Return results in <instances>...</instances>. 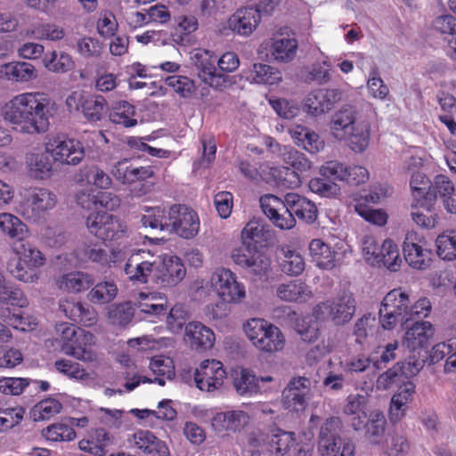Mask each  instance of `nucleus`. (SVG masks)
Instances as JSON below:
<instances>
[{
	"mask_svg": "<svg viewBox=\"0 0 456 456\" xmlns=\"http://www.w3.org/2000/svg\"><path fill=\"white\" fill-rule=\"evenodd\" d=\"M175 27L171 33L172 40L177 45H184L187 37L196 31L199 27L197 18L191 14L180 15L175 19Z\"/></svg>",
	"mask_w": 456,
	"mask_h": 456,
	"instance_id": "nucleus-50",
	"label": "nucleus"
},
{
	"mask_svg": "<svg viewBox=\"0 0 456 456\" xmlns=\"http://www.w3.org/2000/svg\"><path fill=\"white\" fill-rule=\"evenodd\" d=\"M240 377L233 378V386L240 395H252L262 390L260 383L273 381L272 376H260L251 374V372H235Z\"/></svg>",
	"mask_w": 456,
	"mask_h": 456,
	"instance_id": "nucleus-42",
	"label": "nucleus"
},
{
	"mask_svg": "<svg viewBox=\"0 0 456 456\" xmlns=\"http://www.w3.org/2000/svg\"><path fill=\"white\" fill-rule=\"evenodd\" d=\"M248 420V415L242 411H232L216 413L211 420L216 431H236L244 427Z\"/></svg>",
	"mask_w": 456,
	"mask_h": 456,
	"instance_id": "nucleus-35",
	"label": "nucleus"
},
{
	"mask_svg": "<svg viewBox=\"0 0 456 456\" xmlns=\"http://www.w3.org/2000/svg\"><path fill=\"white\" fill-rule=\"evenodd\" d=\"M134 305L147 317L165 316L168 309L167 299L160 292H140L135 297Z\"/></svg>",
	"mask_w": 456,
	"mask_h": 456,
	"instance_id": "nucleus-27",
	"label": "nucleus"
},
{
	"mask_svg": "<svg viewBox=\"0 0 456 456\" xmlns=\"http://www.w3.org/2000/svg\"><path fill=\"white\" fill-rule=\"evenodd\" d=\"M191 60L199 77L212 87H219L225 82L224 76L217 71L216 56L213 52L198 48L191 53Z\"/></svg>",
	"mask_w": 456,
	"mask_h": 456,
	"instance_id": "nucleus-16",
	"label": "nucleus"
},
{
	"mask_svg": "<svg viewBox=\"0 0 456 456\" xmlns=\"http://www.w3.org/2000/svg\"><path fill=\"white\" fill-rule=\"evenodd\" d=\"M415 233H408L403 242L404 259L410 266L418 270L427 269L431 261L432 252L414 241Z\"/></svg>",
	"mask_w": 456,
	"mask_h": 456,
	"instance_id": "nucleus-25",
	"label": "nucleus"
},
{
	"mask_svg": "<svg viewBox=\"0 0 456 456\" xmlns=\"http://www.w3.org/2000/svg\"><path fill=\"white\" fill-rule=\"evenodd\" d=\"M110 443L111 436L110 433L104 428H99L91 430L87 438L80 440L78 447L81 451L92 455L105 456L106 448Z\"/></svg>",
	"mask_w": 456,
	"mask_h": 456,
	"instance_id": "nucleus-33",
	"label": "nucleus"
},
{
	"mask_svg": "<svg viewBox=\"0 0 456 456\" xmlns=\"http://www.w3.org/2000/svg\"><path fill=\"white\" fill-rule=\"evenodd\" d=\"M118 293L117 285L112 281H102L96 284L89 292L88 298L94 304H107L112 301Z\"/></svg>",
	"mask_w": 456,
	"mask_h": 456,
	"instance_id": "nucleus-57",
	"label": "nucleus"
},
{
	"mask_svg": "<svg viewBox=\"0 0 456 456\" xmlns=\"http://www.w3.org/2000/svg\"><path fill=\"white\" fill-rule=\"evenodd\" d=\"M377 330V322L374 315L370 314H364L359 318L354 328V335L358 344H364L368 338L373 337Z\"/></svg>",
	"mask_w": 456,
	"mask_h": 456,
	"instance_id": "nucleus-55",
	"label": "nucleus"
},
{
	"mask_svg": "<svg viewBox=\"0 0 456 456\" xmlns=\"http://www.w3.org/2000/svg\"><path fill=\"white\" fill-rule=\"evenodd\" d=\"M414 393L415 385L409 379L398 385V389L392 396L389 407V419L392 423H397L404 417L408 403L412 400Z\"/></svg>",
	"mask_w": 456,
	"mask_h": 456,
	"instance_id": "nucleus-23",
	"label": "nucleus"
},
{
	"mask_svg": "<svg viewBox=\"0 0 456 456\" xmlns=\"http://www.w3.org/2000/svg\"><path fill=\"white\" fill-rule=\"evenodd\" d=\"M0 230L11 239H17L19 241L28 236V226L16 216L11 213L0 214Z\"/></svg>",
	"mask_w": 456,
	"mask_h": 456,
	"instance_id": "nucleus-47",
	"label": "nucleus"
},
{
	"mask_svg": "<svg viewBox=\"0 0 456 456\" xmlns=\"http://www.w3.org/2000/svg\"><path fill=\"white\" fill-rule=\"evenodd\" d=\"M184 339L195 350H208L213 347L216 337L213 330L199 322L185 326Z\"/></svg>",
	"mask_w": 456,
	"mask_h": 456,
	"instance_id": "nucleus-26",
	"label": "nucleus"
},
{
	"mask_svg": "<svg viewBox=\"0 0 456 456\" xmlns=\"http://www.w3.org/2000/svg\"><path fill=\"white\" fill-rule=\"evenodd\" d=\"M269 175L276 186L283 189H295L301 185L298 173L288 167H270Z\"/></svg>",
	"mask_w": 456,
	"mask_h": 456,
	"instance_id": "nucleus-49",
	"label": "nucleus"
},
{
	"mask_svg": "<svg viewBox=\"0 0 456 456\" xmlns=\"http://www.w3.org/2000/svg\"><path fill=\"white\" fill-rule=\"evenodd\" d=\"M331 64L328 59L321 62L313 64L310 70H308L303 77L304 81L306 83L316 82L318 85H324L330 80Z\"/></svg>",
	"mask_w": 456,
	"mask_h": 456,
	"instance_id": "nucleus-59",
	"label": "nucleus"
},
{
	"mask_svg": "<svg viewBox=\"0 0 456 456\" xmlns=\"http://www.w3.org/2000/svg\"><path fill=\"white\" fill-rule=\"evenodd\" d=\"M88 232L103 241H115L128 236L126 224L105 212L92 213L86 222Z\"/></svg>",
	"mask_w": 456,
	"mask_h": 456,
	"instance_id": "nucleus-9",
	"label": "nucleus"
},
{
	"mask_svg": "<svg viewBox=\"0 0 456 456\" xmlns=\"http://www.w3.org/2000/svg\"><path fill=\"white\" fill-rule=\"evenodd\" d=\"M397 343H390L386 346L385 351L380 356L379 362H371L370 359L362 357L353 361L348 370H372L373 369L382 368L379 364L387 363L395 358V349Z\"/></svg>",
	"mask_w": 456,
	"mask_h": 456,
	"instance_id": "nucleus-52",
	"label": "nucleus"
},
{
	"mask_svg": "<svg viewBox=\"0 0 456 456\" xmlns=\"http://www.w3.org/2000/svg\"><path fill=\"white\" fill-rule=\"evenodd\" d=\"M43 436L52 442L72 441L76 432L69 425L55 423L44 429Z\"/></svg>",
	"mask_w": 456,
	"mask_h": 456,
	"instance_id": "nucleus-60",
	"label": "nucleus"
},
{
	"mask_svg": "<svg viewBox=\"0 0 456 456\" xmlns=\"http://www.w3.org/2000/svg\"><path fill=\"white\" fill-rule=\"evenodd\" d=\"M409 295L401 289L389 291L383 298L379 314L384 330H391L398 324L410 321Z\"/></svg>",
	"mask_w": 456,
	"mask_h": 456,
	"instance_id": "nucleus-6",
	"label": "nucleus"
},
{
	"mask_svg": "<svg viewBox=\"0 0 456 456\" xmlns=\"http://www.w3.org/2000/svg\"><path fill=\"white\" fill-rule=\"evenodd\" d=\"M176 214L172 233L183 239L194 238L200 231V218L197 213L184 205H174L173 215Z\"/></svg>",
	"mask_w": 456,
	"mask_h": 456,
	"instance_id": "nucleus-21",
	"label": "nucleus"
},
{
	"mask_svg": "<svg viewBox=\"0 0 456 456\" xmlns=\"http://www.w3.org/2000/svg\"><path fill=\"white\" fill-rule=\"evenodd\" d=\"M292 315L296 317L293 324L294 330L301 336V338L310 343L316 340L319 328L313 318L310 315L298 317L295 312H292Z\"/></svg>",
	"mask_w": 456,
	"mask_h": 456,
	"instance_id": "nucleus-56",
	"label": "nucleus"
},
{
	"mask_svg": "<svg viewBox=\"0 0 456 456\" xmlns=\"http://www.w3.org/2000/svg\"><path fill=\"white\" fill-rule=\"evenodd\" d=\"M341 420L338 417H330L321 427L318 451L321 456H354V445L345 443L341 449L339 431Z\"/></svg>",
	"mask_w": 456,
	"mask_h": 456,
	"instance_id": "nucleus-10",
	"label": "nucleus"
},
{
	"mask_svg": "<svg viewBox=\"0 0 456 456\" xmlns=\"http://www.w3.org/2000/svg\"><path fill=\"white\" fill-rule=\"evenodd\" d=\"M165 82L183 98L191 97L196 89L194 81L185 76H170L166 78Z\"/></svg>",
	"mask_w": 456,
	"mask_h": 456,
	"instance_id": "nucleus-63",
	"label": "nucleus"
},
{
	"mask_svg": "<svg viewBox=\"0 0 456 456\" xmlns=\"http://www.w3.org/2000/svg\"><path fill=\"white\" fill-rule=\"evenodd\" d=\"M193 382L201 391H214L224 384L227 372H192Z\"/></svg>",
	"mask_w": 456,
	"mask_h": 456,
	"instance_id": "nucleus-54",
	"label": "nucleus"
},
{
	"mask_svg": "<svg viewBox=\"0 0 456 456\" xmlns=\"http://www.w3.org/2000/svg\"><path fill=\"white\" fill-rule=\"evenodd\" d=\"M54 339L65 354L84 362H94L97 359L93 349L96 338L89 331L70 323L61 322L55 326Z\"/></svg>",
	"mask_w": 456,
	"mask_h": 456,
	"instance_id": "nucleus-4",
	"label": "nucleus"
},
{
	"mask_svg": "<svg viewBox=\"0 0 456 456\" xmlns=\"http://www.w3.org/2000/svg\"><path fill=\"white\" fill-rule=\"evenodd\" d=\"M434 333V327L429 322H416L406 330L403 346L412 352L427 348Z\"/></svg>",
	"mask_w": 456,
	"mask_h": 456,
	"instance_id": "nucleus-24",
	"label": "nucleus"
},
{
	"mask_svg": "<svg viewBox=\"0 0 456 456\" xmlns=\"http://www.w3.org/2000/svg\"><path fill=\"white\" fill-rule=\"evenodd\" d=\"M247 79L256 84L277 85L281 81L280 70L265 63L253 64L247 74Z\"/></svg>",
	"mask_w": 456,
	"mask_h": 456,
	"instance_id": "nucleus-41",
	"label": "nucleus"
},
{
	"mask_svg": "<svg viewBox=\"0 0 456 456\" xmlns=\"http://www.w3.org/2000/svg\"><path fill=\"white\" fill-rule=\"evenodd\" d=\"M340 97L341 93L338 89H316L306 95L303 109L307 114L318 117L330 110Z\"/></svg>",
	"mask_w": 456,
	"mask_h": 456,
	"instance_id": "nucleus-17",
	"label": "nucleus"
},
{
	"mask_svg": "<svg viewBox=\"0 0 456 456\" xmlns=\"http://www.w3.org/2000/svg\"><path fill=\"white\" fill-rule=\"evenodd\" d=\"M261 47L268 51V54L274 61L289 63L297 56L298 42L293 33L278 32L264 41Z\"/></svg>",
	"mask_w": 456,
	"mask_h": 456,
	"instance_id": "nucleus-14",
	"label": "nucleus"
},
{
	"mask_svg": "<svg viewBox=\"0 0 456 456\" xmlns=\"http://www.w3.org/2000/svg\"><path fill=\"white\" fill-rule=\"evenodd\" d=\"M94 284L91 274L75 271L63 274L57 281L60 289L69 293H79L88 289Z\"/></svg>",
	"mask_w": 456,
	"mask_h": 456,
	"instance_id": "nucleus-38",
	"label": "nucleus"
},
{
	"mask_svg": "<svg viewBox=\"0 0 456 456\" xmlns=\"http://www.w3.org/2000/svg\"><path fill=\"white\" fill-rule=\"evenodd\" d=\"M0 303L19 308L28 305V299L21 289L5 284V278L0 273ZM4 306V305H2Z\"/></svg>",
	"mask_w": 456,
	"mask_h": 456,
	"instance_id": "nucleus-48",
	"label": "nucleus"
},
{
	"mask_svg": "<svg viewBox=\"0 0 456 456\" xmlns=\"http://www.w3.org/2000/svg\"><path fill=\"white\" fill-rule=\"evenodd\" d=\"M281 268L288 275L297 276L303 273L305 263L303 256L296 250H292L288 246H283L280 249Z\"/></svg>",
	"mask_w": 456,
	"mask_h": 456,
	"instance_id": "nucleus-44",
	"label": "nucleus"
},
{
	"mask_svg": "<svg viewBox=\"0 0 456 456\" xmlns=\"http://www.w3.org/2000/svg\"><path fill=\"white\" fill-rule=\"evenodd\" d=\"M259 201L263 212L273 225L281 230H289L295 226L296 218L290 212L287 195L284 200H281L275 195L265 194L260 198Z\"/></svg>",
	"mask_w": 456,
	"mask_h": 456,
	"instance_id": "nucleus-15",
	"label": "nucleus"
},
{
	"mask_svg": "<svg viewBox=\"0 0 456 456\" xmlns=\"http://www.w3.org/2000/svg\"><path fill=\"white\" fill-rule=\"evenodd\" d=\"M153 281L160 287H175L180 283L186 269L180 257L171 254H163L155 259Z\"/></svg>",
	"mask_w": 456,
	"mask_h": 456,
	"instance_id": "nucleus-12",
	"label": "nucleus"
},
{
	"mask_svg": "<svg viewBox=\"0 0 456 456\" xmlns=\"http://www.w3.org/2000/svg\"><path fill=\"white\" fill-rule=\"evenodd\" d=\"M133 436L135 446L143 453L159 456L168 454V449L165 443L155 436L151 431L138 430Z\"/></svg>",
	"mask_w": 456,
	"mask_h": 456,
	"instance_id": "nucleus-37",
	"label": "nucleus"
},
{
	"mask_svg": "<svg viewBox=\"0 0 456 456\" xmlns=\"http://www.w3.org/2000/svg\"><path fill=\"white\" fill-rule=\"evenodd\" d=\"M276 296L281 301L302 304L313 297V292L307 284L294 280L279 284L276 287Z\"/></svg>",
	"mask_w": 456,
	"mask_h": 456,
	"instance_id": "nucleus-30",
	"label": "nucleus"
},
{
	"mask_svg": "<svg viewBox=\"0 0 456 456\" xmlns=\"http://www.w3.org/2000/svg\"><path fill=\"white\" fill-rule=\"evenodd\" d=\"M351 425L356 431L363 430L365 436L373 444H378L385 433L387 420L383 411L375 410L370 412L367 419L366 412L362 416L352 417Z\"/></svg>",
	"mask_w": 456,
	"mask_h": 456,
	"instance_id": "nucleus-19",
	"label": "nucleus"
},
{
	"mask_svg": "<svg viewBox=\"0 0 456 456\" xmlns=\"http://www.w3.org/2000/svg\"><path fill=\"white\" fill-rule=\"evenodd\" d=\"M372 265H383L388 270L395 272L402 264V258L397 245L392 240H385L379 246Z\"/></svg>",
	"mask_w": 456,
	"mask_h": 456,
	"instance_id": "nucleus-40",
	"label": "nucleus"
},
{
	"mask_svg": "<svg viewBox=\"0 0 456 456\" xmlns=\"http://www.w3.org/2000/svg\"><path fill=\"white\" fill-rule=\"evenodd\" d=\"M62 409V404L54 398L49 397L41 400L33 408L35 419H49Z\"/></svg>",
	"mask_w": 456,
	"mask_h": 456,
	"instance_id": "nucleus-62",
	"label": "nucleus"
},
{
	"mask_svg": "<svg viewBox=\"0 0 456 456\" xmlns=\"http://www.w3.org/2000/svg\"><path fill=\"white\" fill-rule=\"evenodd\" d=\"M244 331L253 346L265 353L283 350L286 338L281 329L261 318H252L244 324Z\"/></svg>",
	"mask_w": 456,
	"mask_h": 456,
	"instance_id": "nucleus-5",
	"label": "nucleus"
},
{
	"mask_svg": "<svg viewBox=\"0 0 456 456\" xmlns=\"http://www.w3.org/2000/svg\"><path fill=\"white\" fill-rule=\"evenodd\" d=\"M288 205L294 217L311 224L317 218V208L314 202L297 193L287 194Z\"/></svg>",
	"mask_w": 456,
	"mask_h": 456,
	"instance_id": "nucleus-36",
	"label": "nucleus"
},
{
	"mask_svg": "<svg viewBox=\"0 0 456 456\" xmlns=\"http://www.w3.org/2000/svg\"><path fill=\"white\" fill-rule=\"evenodd\" d=\"M43 64L49 71L66 73L75 67L72 57L65 52L52 51L43 58Z\"/></svg>",
	"mask_w": 456,
	"mask_h": 456,
	"instance_id": "nucleus-51",
	"label": "nucleus"
},
{
	"mask_svg": "<svg viewBox=\"0 0 456 456\" xmlns=\"http://www.w3.org/2000/svg\"><path fill=\"white\" fill-rule=\"evenodd\" d=\"M134 315V308L130 302L113 305L108 312L111 323L120 326L128 324Z\"/></svg>",
	"mask_w": 456,
	"mask_h": 456,
	"instance_id": "nucleus-61",
	"label": "nucleus"
},
{
	"mask_svg": "<svg viewBox=\"0 0 456 456\" xmlns=\"http://www.w3.org/2000/svg\"><path fill=\"white\" fill-rule=\"evenodd\" d=\"M313 262L322 269L331 270L336 266V253L321 239H314L309 244Z\"/></svg>",
	"mask_w": 456,
	"mask_h": 456,
	"instance_id": "nucleus-39",
	"label": "nucleus"
},
{
	"mask_svg": "<svg viewBox=\"0 0 456 456\" xmlns=\"http://www.w3.org/2000/svg\"><path fill=\"white\" fill-rule=\"evenodd\" d=\"M135 107L126 101L116 102L110 110V120L123 127H133L137 125Z\"/></svg>",
	"mask_w": 456,
	"mask_h": 456,
	"instance_id": "nucleus-45",
	"label": "nucleus"
},
{
	"mask_svg": "<svg viewBox=\"0 0 456 456\" xmlns=\"http://www.w3.org/2000/svg\"><path fill=\"white\" fill-rule=\"evenodd\" d=\"M209 285L220 300L239 304L246 297V288L231 270L217 268L209 279Z\"/></svg>",
	"mask_w": 456,
	"mask_h": 456,
	"instance_id": "nucleus-11",
	"label": "nucleus"
},
{
	"mask_svg": "<svg viewBox=\"0 0 456 456\" xmlns=\"http://www.w3.org/2000/svg\"><path fill=\"white\" fill-rule=\"evenodd\" d=\"M45 150L53 162L61 165L77 166L85 159V147L79 140L65 134L49 136L45 142Z\"/></svg>",
	"mask_w": 456,
	"mask_h": 456,
	"instance_id": "nucleus-8",
	"label": "nucleus"
},
{
	"mask_svg": "<svg viewBox=\"0 0 456 456\" xmlns=\"http://www.w3.org/2000/svg\"><path fill=\"white\" fill-rule=\"evenodd\" d=\"M454 185L452 181L444 175H437L431 182L429 191H428V201L436 200L437 197L443 200L444 206L447 211H454L453 203Z\"/></svg>",
	"mask_w": 456,
	"mask_h": 456,
	"instance_id": "nucleus-31",
	"label": "nucleus"
},
{
	"mask_svg": "<svg viewBox=\"0 0 456 456\" xmlns=\"http://www.w3.org/2000/svg\"><path fill=\"white\" fill-rule=\"evenodd\" d=\"M419 206L421 209H418L416 211L411 212V218L413 222L426 229H432L437 224V214L432 209V205L429 201L422 200L416 201V203L412 207L417 208Z\"/></svg>",
	"mask_w": 456,
	"mask_h": 456,
	"instance_id": "nucleus-53",
	"label": "nucleus"
},
{
	"mask_svg": "<svg viewBox=\"0 0 456 456\" xmlns=\"http://www.w3.org/2000/svg\"><path fill=\"white\" fill-rule=\"evenodd\" d=\"M37 77L35 66L26 61H11L0 65V79L11 83H28Z\"/></svg>",
	"mask_w": 456,
	"mask_h": 456,
	"instance_id": "nucleus-28",
	"label": "nucleus"
},
{
	"mask_svg": "<svg viewBox=\"0 0 456 456\" xmlns=\"http://www.w3.org/2000/svg\"><path fill=\"white\" fill-rule=\"evenodd\" d=\"M45 152H29L25 163L28 175L36 180L49 179L53 174V159Z\"/></svg>",
	"mask_w": 456,
	"mask_h": 456,
	"instance_id": "nucleus-32",
	"label": "nucleus"
},
{
	"mask_svg": "<svg viewBox=\"0 0 456 456\" xmlns=\"http://www.w3.org/2000/svg\"><path fill=\"white\" fill-rule=\"evenodd\" d=\"M57 204L56 195L45 188H33L27 191L23 201L22 216L34 222L41 219Z\"/></svg>",
	"mask_w": 456,
	"mask_h": 456,
	"instance_id": "nucleus-13",
	"label": "nucleus"
},
{
	"mask_svg": "<svg viewBox=\"0 0 456 456\" xmlns=\"http://www.w3.org/2000/svg\"><path fill=\"white\" fill-rule=\"evenodd\" d=\"M296 434L275 428L267 437V449L273 456H285L292 448H296Z\"/></svg>",
	"mask_w": 456,
	"mask_h": 456,
	"instance_id": "nucleus-34",
	"label": "nucleus"
},
{
	"mask_svg": "<svg viewBox=\"0 0 456 456\" xmlns=\"http://www.w3.org/2000/svg\"><path fill=\"white\" fill-rule=\"evenodd\" d=\"M310 380L305 377L293 379L282 391L281 403L286 410L303 411L306 407V395Z\"/></svg>",
	"mask_w": 456,
	"mask_h": 456,
	"instance_id": "nucleus-20",
	"label": "nucleus"
},
{
	"mask_svg": "<svg viewBox=\"0 0 456 456\" xmlns=\"http://www.w3.org/2000/svg\"><path fill=\"white\" fill-rule=\"evenodd\" d=\"M15 258L7 263L9 273L17 281L36 284L41 277L40 268L45 265L46 257L34 244L21 240L13 245Z\"/></svg>",
	"mask_w": 456,
	"mask_h": 456,
	"instance_id": "nucleus-3",
	"label": "nucleus"
},
{
	"mask_svg": "<svg viewBox=\"0 0 456 456\" xmlns=\"http://www.w3.org/2000/svg\"><path fill=\"white\" fill-rule=\"evenodd\" d=\"M25 36L37 40L60 41L65 37V30L55 23L41 22L27 29Z\"/></svg>",
	"mask_w": 456,
	"mask_h": 456,
	"instance_id": "nucleus-46",
	"label": "nucleus"
},
{
	"mask_svg": "<svg viewBox=\"0 0 456 456\" xmlns=\"http://www.w3.org/2000/svg\"><path fill=\"white\" fill-rule=\"evenodd\" d=\"M0 320L13 329L21 331L34 330L37 325L35 317L14 312L8 306H0Z\"/></svg>",
	"mask_w": 456,
	"mask_h": 456,
	"instance_id": "nucleus-43",
	"label": "nucleus"
},
{
	"mask_svg": "<svg viewBox=\"0 0 456 456\" xmlns=\"http://www.w3.org/2000/svg\"><path fill=\"white\" fill-rule=\"evenodd\" d=\"M289 133L294 142L311 154H316L324 150L325 142L312 129L296 125L289 128Z\"/></svg>",
	"mask_w": 456,
	"mask_h": 456,
	"instance_id": "nucleus-29",
	"label": "nucleus"
},
{
	"mask_svg": "<svg viewBox=\"0 0 456 456\" xmlns=\"http://www.w3.org/2000/svg\"><path fill=\"white\" fill-rule=\"evenodd\" d=\"M261 20L259 11L253 7H245L237 10L228 19V28L234 34L240 37L250 36L258 27Z\"/></svg>",
	"mask_w": 456,
	"mask_h": 456,
	"instance_id": "nucleus-22",
	"label": "nucleus"
},
{
	"mask_svg": "<svg viewBox=\"0 0 456 456\" xmlns=\"http://www.w3.org/2000/svg\"><path fill=\"white\" fill-rule=\"evenodd\" d=\"M331 136L339 142L346 141L354 152H363L370 143V124L357 116L356 109L344 105L335 111L329 123Z\"/></svg>",
	"mask_w": 456,
	"mask_h": 456,
	"instance_id": "nucleus-2",
	"label": "nucleus"
},
{
	"mask_svg": "<svg viewBox=\"0 0 456 456\" xmlns=\"http://www.w3.org/2000/svg\"><path fill=\"white\" fill-rule=\"evenodd\" d=\"M355 299L348 290H343L334 297L318 304L314 309L316 320H330L336 325L348 322L355 313Z\"/></svg>",
	"mask_w": 456,
	"mask_h": 456,
	"instance_id": "nucleus-7",
	"label": "nucleus"
},
{
	"mask_svg": "<svg viewBox=\"0 0 456 456\" xmlns=\"http://www.w3.org/2000/svg\"><path fill=\"white\" fill-rule=\"evenodd\" d=\"M149 256L150 252L145 250H139L130 255L124 267L125 274L129 281L146 284L151 275L154 278L155 259L150 261Z\"/></svg>",
	"mask_w": 456,
	"mask_h": 456,
	"instance_id": "nucleus-18",
	"label": "nucleus"
},
{
	"mask_svg": "<svg viewBox=\"0 0 456 456\" xmlns=\"http://www.w3.org/2000/svg\"><path fill=\"white\" fill-rule=\"evenodd\" d=\"M283 162L292 167L297 172H305L312 168V162L305 155L293 147L287 146L280 156Z\"/></svg>",
	"mask_w": 456,
	"mask_h": 456,
	"instance_id": "nucleus-58",
	"label": "nucleus"
},
{
	"mask_svg": "<svg viewBox=\"0 0 456 456\" xmlns=\"http://www.w3.org/2000/svg\"><path fill=\"white\" fill-rule=\"evenodd\" d=\"M55 111V102L45 94L27 92L6 102L2 107L1 115L17 133L36 135L49 130L50 118Z\"/></svg>",
	"mask_w": 456,
	"mask_h": 456,
	"instance_id": "nucleus-1",
	"label": "nucleus"
},
{
	"mask_svg": "<svg viewBox=\"0 0 456 456\" xmlns=\"http://www.w3.org/2000/svg\"><path fill=\"white\" fill-rule=\"evenodd\" d=\"M437 255L444 260L456 258V234H441L436 240Z\"/></svg>",
	"mask_w": 456,
	"mask_h": 456,
	"instance_id": "nucleus-64",
	"label": "nucleus"
}]
</instances>
